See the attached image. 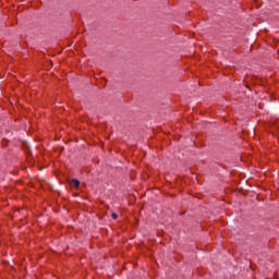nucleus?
<instances>
[{"label":"nucleus","instance_id":"nucleus-1","mask_svg":"<svg viewBox=\"0 0 279 279\" xmlns=\"http://www.w3.org/2000/svg\"><path fill=\"white\" fill-rule=\"evenodd\" d=\"M71 186H74V189H77L80 186V180L72 179L70 181Z\"/></svg>","mask_w":279,"mask_h":279},{"label":"nucleus","instance_id":"nucleus-2","mask_svg":"<svg viewBox=\"0 0 279 279\" xmlns=\"http://www.w3.org/2000/svg\"><path fill=\"white\" fill-rule=\"evenodd\" d=\"M111 217H112V219H119V215H117L116 213H112Z\"/></svg>","mask_w":279,"mask_h":279}]
</instances>
